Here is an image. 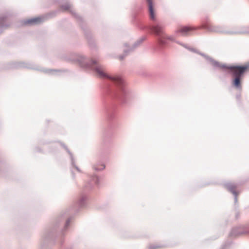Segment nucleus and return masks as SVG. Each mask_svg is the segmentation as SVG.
<instances>
[{
	"instance_id": "6",
	"label": "nucleus",
	"mask_w": 249,
	"mask_h": 249,
	"mask_svg": "<svg viewBox=\"0 0 249 249\" xmlns=\"http://www.w3.org/2000/svg\"><path fill=\"white\" fill-rule=\"evenodd\" d=\"M41 21L42 18L40 17H37L29 19L26 21V23L29 24H35L40 23Z\"/></svg>"
},
{
	"instance_id": "1",
	"label": "nucleus",
	"mask_w": 249,
	"mask_h": 249,
	"mask_svg": "<svg viewBox=\"0 0 249 249\" xmlns=\"http://www.w3.org/2000/svg\"><path fill=\"white\" fill-rule=\"evenodd\" d=\"M248 68L249 66L247 65L232 66L227 67L234 77L232 84L236 88H241V79Z\"/></svg>"
},
{
	"instance_id": "5",
	"label": "nucleus",
	"mask_w": 249,
	"mask_h": 249,
	"mask_svg": "<svg viewBox=\"0 0 249 249\" xmlns=\"http://www.w3.org/2000/svg\"><path fill=\"white\" fill-rule=\"evenodd\" d=\"M147 1L148 3L150 18L152 20H155L156 19V16L152 1V0H147Z\"/></svg>"
},
{
	"instance_id": "3",
	"label": "nucleus",
	"mask_w": 249,
	"mask_h": 249,
	"mask_svg": "<svg viewBox=\"0 0 249 249\" xmlns=\"http://www.w3.org/2000/svg\"><path fill=\"white\" fill-rule=\"evenodd\" d=\"M151 30L157 35L160 36L159 38V43L161 45H164L167 43V40H173V37L165 35L163 32V29L159 25L153 26L151 27Z\"/></svg>"
},
{
	"instance_id": "7",
	"label": "nucleus",
	"mask_w": 249,
	"mask_h": 249,
	"mask_svg": "<svg viewBox=\"0 0 249 249\" xmlns=\"http://www.w3.org/2000/svg\"><path fill=\"white\" fill-rule=\"evenodd\" d=\"M229 190L232 192L233 194H235V186L234 185H230L229 186Z\"/></svg>"
},
{
	"instance_id": "8",
	"label": "nucleus",
	"mask_w": 249,
	"mask_h": 249,
	"mask_svg": "<svg viewBox=\"0 0 249 249\" xmlns=\"http://www.w3.org/2000/svg\"><path fill=\"white\" fill-rule=\"evenodd\" d=\"M159 247H150V249H157L159 248Z\"/></svg>"
},
{
	"instance_id": "2",
	"label": "nucleus",
	"mask_w": 249,
	"mask_h": 249,
	"mask_svg": "<svg viewBox=\"0 0 249 249\" xmlns=\"http://www.w3.org/2000/svg\"><path fill=\"white\" fill-rule=\"evenodd\" d=\"M92 65H95V67H94V69H95V71L97 72L100 77L103 78H107L118 85H121L123 84V80L120 77L116 76H111L108 75L105 72L104 68L98 65V62L96 60H92Z\"/></svg>"
},
{
	"instance_id": "4",
	"label": "nucleus",
	"mask_w": 249,
	"mask_h": 249,
	"mask_svg": "<svg viewBox=\"0 0 249 249\" xmlns=\"http://www.w3.org/2000/svg\"><path fill=\"white\" fill-rule=\"evenodd\" d=\"M196 28L192 26H182L178 30V32L182 36H188L195 31Z\"/></svg>"
}]
</instances>
